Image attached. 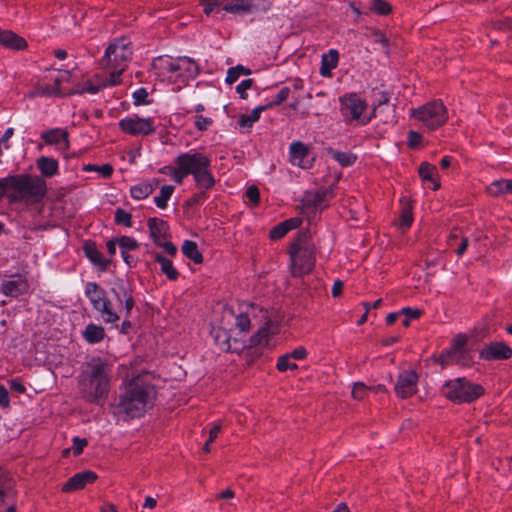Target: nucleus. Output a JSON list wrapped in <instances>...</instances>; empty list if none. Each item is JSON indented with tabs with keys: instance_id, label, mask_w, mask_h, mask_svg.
<instances>
[{
	"instance_id": "1",
	"label": "nucleus",
	"mask_w": 512,
	"mask_h": 512,
	"mask_svg": "<svg viewBox=\"0 0 512 512\" xmlns=\"http://www.w3.org/2000/svg\"><path fill=\"white\" fill-rule=\"evenodd\" d=\"M157 392L147 372L123 381L120 393L111 405L114 416L129 421L142 417L156 401Z\"/></svg>"
},
{
	"instance_id": "2",
	"label": "nucleus",
	"mask_w": 512,
	"mask_h": 512,
	"mask_svg": "<svg viewBox=\"0 0 512 512\" xmlns=\"http://www.w3.org/2000/svg\"><path fill=\"white\" fill-rule=\"evenodd\" d=\"M112 363L102 357H93L88 363V373L80 380L82 397L89 403L102 405L108 397Z\"/></svg>"
},
{
	"instance_id": "3",
	"label": "nucleus",
	"mask_w": 512,
	"mask_h": 512,
	"mask_svg": "<svg viewBox=\"0 0 512 512\" xmlns=\"http://www.w3.org/2000/svg\"><path fill=\"white\" fill-rule=\"evenodd\" d=\"M5 196L10 203L23 202L27 205L41 203L47 194L45 179L36 174H9L4 177Z\"/></svg>"
},
{
	"instance_id": "4",
	"label": "nucleus",
	"mask_w": 512,
	"mask_h": 512,
	"mask_svg": "<svg viewBox=\"0 0 512 512\" xmlns=\"http://www.w3.org/2000/svg\"><path fill=\"white\" fill-rule=\"evenodd\" d=\"M315 251L316 248L311 241L310 233L300 231L289 250L292 276L302 277L313 270L316 262Z\"/></svg>"
},
{
	"instance_id": "5",
	"label": "nucleus",
	"mask_w": 512,
	"mask_h": 512,
	"mask_svg": "<svg viewBox=\"0 0 512 512\" xmlns=\"http://www.w3.org/2000/svg\"><path fill=\"white\" fill-rule=\"evenodd\" d=\"M174 162H179L188 175H192L198 189H212L216 180L212 174L211 159L202 152L179 154Z\"/></svg>"
},
{
	"instance_id": "6",
	"label": "nucleus",
	"mask_w": 512,
	"mask_h": 512,
	"mask_svg": "<svg viewBox=\"0 0 512 512\" xmlns=\"http://www.w3.org/2000/svg\"><path fill=\"white\" fill-rule=\"evenodd\" d=\"M132 55L131 42L126 37L113 40L107 47L102 58V66L111 70L108 85L120 83V76L125 70Z\"/></svg>"
},
{
	"instance_id": "7",
	"label": "nucleus",
	"mask_w": 512,
	"mask_h": 512,
	"mask_svg": "<svg viewBox=\"0 0 512 512\" xmlns=\"http://www.w3.org/2000/svg\"><path fill=\"white\" fill-rule=\"evenodd\" d=\"M441 393L450 401L471 403L484 394V388L469 382L466 378H457L447 381L442 386Z\"/></svg>"
},
{
	"instance_id": "8",
	"label": "nucleus",
	"mask_w": 512,
	"mask_h": 512,
	"mask_svg": "<svg viewBox=\"0 0 512 512\" xmlns=\"http://www.w3.org/2000/svg\"><path fill=\"white\" fill-rule=\"evenodd\" d=\"M411 116L421 121L430 130L443 126L447 119V109L440 100L431 101L417 109H411Z\"/></svg>"
},
{
	"instance_id": "9",
	"label": "nucleus",
	"mask_w": 512,
	"mask_h": 512,
	"mask_svg": "<svg viewBox=\"0 0 512 512\" xmlns=\"http://www.w3.org/2000/svg\"><path fill=\"white\" fill-rule=\"evenodd\" d=\"M339 102L341 114L346 121H360L361 124L365 125L372 119V116H363L368 105L356 93L341 96Z\"/></svg>"
},
{
	"instance_id": "10",
	"label": "nucleus",
	"mask_w": 512,
	"mask_h": 512,
	"mask_svg": "<svg viewBox=\"0 0 512 512\" xmlns=\"http://www.w3.org/2000/svg\"><path fill=\"white\" fill-rule=\"evenodd\" d=\"M120 129L129 135H150L156 131L153 118H141L138 116H130L119 121Z\"/></svg>"
},
{
	"instance_id": "11",
	"label": "nucleus",
	"mask_w": 512,
	"mask_h": 512,
	"mask_svg": "<svg viewBox=\"0 0 512 512\" xmlns=\"http://www.w3.org/2000/svg\"><path fill=\"white\" fill-rule=\"evenodd\" d=\"M27 280L19 275L0 276V292L9 297H18L27 292Z\"/></svg>"
},
{
	"instance_id": "12",
	"label": "nucleus",
	"mask_w": 512,
	"mask_h": 512,
	"mask_svg": "<svg viewBox=\"0 0 512 512\" xmlns=\"http://www.w3.org/2000/svg\"><path fill=\"white\" fill-rule=\"evenodd\" d=\"M418 375L415 371L401 373L395 385L396 394L405 399L414 395L417 391Z\"/></svg>"
},
{
	"instance_id": "13",
	"label": "nucleus",
	"mask_w": 512,
	"mask_h": 512,
	"mask_svg": "<svg viewBox=\"0 0 512 512\" xmlns=\"http://www.w3.org/2000/svg\"><path fill=\"white\" fill-rule=\"evenodd\" d=\"M117 301L124 302L125 317L128 318L135 305L131 285L124 280H117L111 289Z\"/></svg>"
},
{
	"instance_id": "14",
	"label": "nucleus",
	"mask_w": 512,
	"mask_h": 512,
	"mask_svg": "<svg viewBox=\"0 0 512 512\" xmlns=\"http://www.w3.org/2000/svg\"><path fill=\"white\" fill-rule=\"evenodd\" d=\"M512 357V349L503 342H492L480 351L483 360H507Z\"/></svg>"
},
{
	"instance_id": "15",
	"label": "nucleus",
	"mask_w": 512,
	"mask_h": 512,
	"mask_svg": "<svg viewBox=\"0 0 512 512\" xmlns=\"http://www.w3.org/2000/svg\"><path fill=\"white\" fill-rule=\"evenodd\" d=\"M262 0H223V10L233 14H246L256 11Z\"/></svg>"
},
{
	"instance_id": "16",
	"label": "nucleus",
	"mask_w": 512,
	"mask_h": 512,
	"mask_svg": "<svg viewBox=\"0 0 512 512\" xmlns=\"http://www.w3.org/2000/svg\"><path fill=\"white\" fill-rule=\"evenodd\" d=\"M97 475L92 471H83L72 476L63 486L64 492H72L83 489L86 484L93 483Z\"/></svg>"
},
{
	"instance_id": "17",
	"label": "nucleus",
	"mask_w": 512,
	"mask_h": 512,
	"mask_svg": "<svg viewBox=\"0 0 512 512\" xmlns=\"http://www.w3.org/2000/svg\"><path fill=\"white\" fill-rule=\"evenodd\" d=\"M147 224L150 236L157 246L162 244L169 236V225L166 221L159 218H150Z\"/></svg>"
},
{
	"instance_id": "18",
	"label": "nucleus",
	"mask_w": 512,
	"mask_h": 512,
	"mask_svg": "<svg viewBox=\"0 0 512 512\" xmlns=\"http://www.w3.org/2000/svg\"><path fill=\"white\" fill-rule=\"evenodd\" d=\"M177 58L173 59L169 56H160L153 60L152 67L159 77L168 78L172 74L177 73Z\"/></svg>"
},
{
	"instance_id": "19",
	"label": "nucleus",
	"mask_w": 512,
	"mask_h": 512,
	"mask_svg": "<svg viewBox=\"0 0 512 512\" xmlns=\"http://www.w3.org/2000/svg\"><path fill=\"white\" fill-rule=\"evenodd\" d=\"M177 75L185 79L195 78L199 74V66L189 57L177 58Z\"/></svg>"
},
{
	"instance_id": "20",
	"label": "nucleus",
	"mask_w": 512,
	"mask_h": 512,
	"mask_svg": "<svg viewBox=\"0 0 512 512\" xmlns=\"http://www.w3.org/2000/svg\"><path fill=\"white\" fill-rule=\"evenodd\" d=\"M0 44L14 50H23L27 46V42L24 38L18 36L11 30L2 29H0Z\"/></svg>"
},
{
	"instance_id": "21",
	"label": "nucleus",
	"mask_w": 512,
	"mask_h": 512,
	"mask_svg": "<svg viewBox=\"0 0 512 512\" xmlns=\"http://www.w3.org/2000/svg\"><path fill=\"white\" fill-rule=\"evenodd\" d=\"M36 165L43 179L44 177L51 178L58 174L59 165L58 161L54 158L41 156L36 160Z\"/></svg>"
},
{
	"instance_id": "22",
	"label": "nucleus",
	"mask_w": 512,
	"mask_h": 512,
	"mask_svg": "<svg viewBox=\"0 0 512 512\" xmlns=\"http://www.w3.org/2000/svg\"><path fill=\"white\" fill-rule=\"evenodd\" d=\"M339 60V53L335 49L329 50L328 53H325L321 57V67L320 74L323 77H331L332 70L337 67Z\"/></svg>"
},
{
	"instance_id": "23",
	"label": "nucleus",
	"mask_w": 512,
	"mask_h": 512,
	"mask_svg": "<svg viewBox=\"0 0 512 512\" xmlns=\"http://www.w3.org/2000/svg\"><path fill=\"white\" fill-rule=\"evenodd\" d=\"M308 154L309 150L304 143L296 141L290 145V162L293 165L305 168L304 160Z\"/></svg>"
},
{
	"instance_id": "24",
	"label": "nucleus",
	"mask_w": 512,
	"mask_h": 512,
	"mask_svg": "<svg viewBox=\"0 0 512 512\" xmlns=\"http://www.w3.org/2000/svg\"><path fill=\"white\" fill-rule=\"evenodd\" d=\"M84 252L87 258L94 264L105 271L110 263L109 260H105L103 254L97 249L95 243L87 242L84 245Z\"/></svg>"
},
{
	"instance_id": "25",
	"label": "nucleus",
	"mask_w": 512,
	"mask_h": 512,
	"mask_svg": "<svg viewBox=\"0 0 512 512\" xmlns=\"http://www.w3.org/2000/svg\"><path fill=\"white\" fill-rule=\"evenodd\" d=\"M331 195L332 191L326 188L320 189L315 193H309L305 197V205L315 210H322L325 207L324 202Z\"/></svg>"
},
{
	"instance_id": "26",
	"label": "nucleus",
	"mask_w": 512,
	"mask_h": 512,
	"mask_svg": "<svg viewBox=\"0 0 512 512\" xmlns=\"http://www.w3.org/2000/svg\"><path fill=\"white\" fill-rule=\"evenodd\" d=\"M467 338L463 335H458L453 341V351H448L439 357V363L442 367L450 364L454 361L458 353H461L463 348L466 346Z\"/></svg>"
},
{
	"instance_id": "27",
	"label": "nucleus",
	"mask_w": 512,
	"mask_h": 512,
	"mask_svg": "<svg viewBox=\"0 0 512 512\" xmlns=\"http://www.w3.org/2000/svg\"><path fill=\"white\" fill-rule=\"evenodd\" d=\"M85 295L91 302L93 308L108 298L107 293L96 282H87Z\"/></svg>"
},
{
	"instance_id": "28",
	"label": "nucleus",
	"mask_w": 512,
	"mask_h": 512,
	"mask_svg": "<svg viewBox=\"0 0 512 512\" xmlns=\"http://www.w3.org/2000/svg\"><path fill=\"white\" fill-rule=\"evenodd\" d=\"M94 309L100 314L105 323H116L120 319V316L114 311L109 298L95 306Z\"/></svg>"
},
{
	"instance_id": "29",
	"label": "nucleus",
	"mask_w": 512,
	"mask_h": 512,
	"mask_svg": "<svg viewBox=\"0 0 512 512\" xmlns=\"http://www.w3.org/2000/svg\"><path fill=\"white\" fill-rule=\"evenodd\" d=\"M108 79L109 76H105L104 78L97 76L94 81H89L85 83L81 88H78L71 92L72 94H83V93H90V94H96L99 92L102 88L109 87L108 85Z\"/></svg>"
},
{
	"instance_id": "30",
	"label": "nucleus",
	"mask_w": 512,
	"mask_h": 512,
	"mask_svg": "<svg viewBox=\"0 0 512 512\" xmlns=\"http://www.w3.org/2000/svg\"><path fill=\"white\" fill-rule=\"evenodd\" d=\"M158 184L159 181L156 179L152 182L140 183L131 187L130 194L134 199H145L158 187Z\"/></svg>"
},
{
	"instance_id": "31",
	"label": "nucleus",
	"mask_w": 512,
	"mask_h": 512,
	"mask_svg": "<svg viewBox=\"0 0 512 512\" xmlns=\"http://www.w3.org/2000/svg\"><path fill=\"white\" fill-rule=\"evenodd\" d=\"M84 339L91 344L101 342L105 337V330L102 326L90 323L83 331Z\"/></svg>"
},
{
	"instance_id": "32",
	"label": "nucleus",
	"mask_w": 512,
	"mask_h": 512,
	"mask_svg": "<svg viewBox=\"0 0 512 512\" xmlns=\"http://www.w3.org/2000/svg\"><path fill=\"white\" fill-rule=\"evenodd\" d=\"M487 192L493 197L501 194H512V180L501 179L493 181L488 187Z\"/></svg>"
},
{
	"instance_id": "33",
	"label": "nucleus",
	"mask_w": 512,
	"mask_h": 512,
	"mask_svg": "<svg viewBox=\"0 0 512 512\" xmlns=\"http://www.w3.org/2000/svg\"><path fill=\"white\" fill-rule=\"evenodd\" d=\"M154 259L161 265V272L165 274L169 280H177L179 273L174 268L171 260L164 257L160 253H156Z\"/></svg>"
},
{
	"instance_id": "34",
	"label": "nucleus",
	"mask_w": 512,
	"mask_h": 512,
	"mask_svg": "<svg viewBox=\"0 0 512 512\" xmlns=\"http://www.w3.org/2000/svg\"><path fill=\"white\" fill-rule=\"evenodd\" d=\"M183 254L192 260L196 264H200L203 262V256L198 249V245L196 242L191 240H185L182 248Z\"/></svg>"
},
{
	"instance_id": "35",
	"label": "nucleus",
	"mask_w": 512,
	"mask_h": 512,
	"mask_svg": "<svg viewBox=\"0 0 512 512\" xmlns=\"http://www.w3.org/2000/svg\"><path fill=\"white\" fill-rule=\"evenodd\" d=\"M267 109L268 106H258L255 109H253L249 115H239L238 124L244 128H251L253 124L259 120L261 113Z\"/></svg>"
},
{
	"instance_id": "36",
	"label": "nucleus",
	"mask_w": 512,
	"mask_h": 512,
	"mask_svg": "<svg viewBox=\"0 0 512 512\" xmlns=\"http://www.w3.org/2000/svg\"><path fill=\"white\" fill-rule=\"evenodd\" d=\"M419 175L423 180L430 181L433 183V189L437 190L440 187V184L436 181L435 176L437 175L436 166L424 162L419 167Z\"/></svg>"
},
{
	"instance_id": "37",
	"label": "nucleus",
	"mask_w": 512,
	"mask_h": 512,
	"mask_svg": "<svg viewBox=\"0 0 512 512\" xmlns=\"http://www.w3.org/2000/svg\"><path fill=\"white\" fill-rule=\"evenodd\" d=\"M67 137V132L60 129H52L42 133L41 135V138L46 142V144H58L62 141L67 143Z\"/></svg>"
},
{
	"instance_id": "38",
	"label": "nucleus",
	"mask_w": 512,
	"mask_h": 512,
	"mask_svg": "<svg viewBox=\"0 0 512 512\" xmlns=\"http://www.w3.org/2000/svg\"><path fill=\"white\" fill-rule=\"evenodd\" d=\"M328 154L342 166L347 167L355 163L357 157L350 152H340L332 148L328 149Z\"/></svg>"
},
{
	"instance_id": "39",
	"label": "nucleus",
	"mask_w": 512,
	"mask_h": 512,
	"mask_svg": "<svg viewBox=\"0 0 512 512\" xmlns=\"http://www.w3.org/2000/svg\"><path fill=\"white\" fill-rule=\"evenodd\" d=\"M212 336L216 345L223 351H230V338L227 331L217 328L212 330Z\"/></svg>"
},
{
	"instance_id": "40",
	"label": "nucleus",
	"mask_w": 512,
	"mask_h": 512,
	"mask_svg": "<svg viewBox=\"0 0 512 512\" xmlns=\"http://www.w3.org/2000/svg\"><path fill=\"white\" fill-rule=\"evenodd\" d=\"M174 186L165 185L161 188L160 194L154 198L155 204L160 209H165L167 207V201L171 197L174 192Z\"/></svg>"
},
{
	"instance_id": "41",
	"label": "nucleus",
	"mask_w": 512,
	"mask_h": 512,
	"mask_svg": "<svg viewBox=\"0 0 512 512\" xmlns=\"http://www.w3.org/2000/svg\"><path fill=\"white\" fill-rule=\"evenodd\" d=\"M174 167H165V169H169L170 175L172 179L178 183L181 184L183 180L188 176L187 172L183 169L182 165L179 162H174ZM164 168L160 171L163 172Z\"/></svg>"
},
{
	"instance_id": "42",
	"label": "nucleus",
	"mask_w": 512,
	"mask_h": 512,
	"mask_svg": "<svg viewBox=\"0 0 512 512\" xmlns=\"http://www.w3.org/2000/svg\"><path fill=\"white\" fill-rule=\"evenodd\" d=\"M251 73L250 69L243 67L242 65H238L236 67H231L227 71L226 82L228 84H232L238 80L241 74L249 75Z\"/></svg>"
},
{
	"instance_id": "43",
	"label": "nucleus",
	"mask_w": 512,
	"mask_h": 512,
	"mask_svg": "<svg viewBox=\"0 0 512 512\" xmlns=\"http://www.w3.org/2000/svg\"><path fill=\"white\" fill-rule=\"evenodd\" d=\"M203 11L207 16H210L214 12L223 10V0H201Z\"/></svg>"
},
{
	"instance_id": "44",
	"label": "nucleus",
	"mask_w": 512,
	"mask_h": 512,
	"mask_svg": "<svg viewBox=\"0 0 512 512\" xmlns=\"http://www.w3.org/2000/svg\"><path fill=\"white\" fill-rule=\"evenodd\" d=\"M370 9L379 15H388L392 11L391 5L385 0H373Z\"/></svg>"
},
{
	"instance_id": "45",
	"label": "nucleus",
	"mask_w": 512,
	"mask_h": 512,
	"mask_svg": "<svg viewBox=\"0 0 512 512\" xmlns=\"http://www.w3.org/2000/svg\"><path fill=\"white\" fill-rule=\"evenodd\" d=\"M11 488V480L8 473L0 468V503H4L6 492Z\"/></svg>"
},
{
	"instance_id": "46",
	"label": "nucleus",
	"mask_w": 512,
	"mask_h": 512,
	"mask_svg": "<svg viewBox=\"0 0 512 512\" xmlns=\"http://www.w3.org/2000/svg\"><path fill=\"white\" fill-rule=\"evenodd\" d=\"M115 223L117 225L131 227L132 226V216L130 213L126 212L125 210L118 208L115 211Z\"/></svg>"
},
{
	"instance_id": "47",
	"label": "nucleus",
	"mask_w": 512,
	"mask_h": 512,
	"mask_svg": "<svg viewBox=\"0 0 512 512\" xmlns=\"http://www.w3.org/2000/svg\"><path fill=\"white\" fill-rule=\"evenodd\" d=\"M413 222L412 208L410 206H406L403 208L400 215V228L402 231L407 230Z\"/></svg>"
},
{
	"instance_id": "48",
	"label": "nucleus",
	"mask_w": 512,
	"mask_h": 512,
	"mask_svg": "<svg viewBox=\"0 0 512 512\" xmlns=\"http://www.w3.org/2000/svg\"><path fill=\"white\" fill-rule=\"evenodd\" d=\"M117 243L121 249V252L135 250L138 248V243L134 238L128 236H122L117 239Z\"/></svg>"
},
{
	"instance_id": "49",
	"label": "nucleus",
	"mask_w": 512,
	"mask_h": 512,
	"mask_svg": "<svg viewBox=\"0 0 512 512\" xmlns=\"http://www.w3.org/2000/svg\"><path fill=\"white\" fill-rule=\"evenodd\" d=\"M290 355L285 354L278 358L277 368L279 371L284 372L287 370H295L298 368L297 364L290 361Z\"/></svg>"
},
{
	"instance_id": "50",
	"label": "nucleus",
	"mask_w": 512,
	"mask_h": 512,
	"mask_svg": "<svg viewBox=\"0 0 512 512\" xmlns=\"http://www.w3.org/2000/svg\"><path fill=\"white\" fill-rule=\"evenodd\" d=\"M288 232L289 227H286V224L281 222L271 229L269 236L272 240H279L283 238Z\"/></svg>"
},
{
	"instance_id": "51",
	"label": "nucleus",
	"mask_w": 512,
	"mask_h": 512,
	"mask_svg": "<svg viewBox=\"0 0 512 512\" xmlns=\"http://www.w3.org/2000/svg\"><path fill=\"white\" fill-rule=\"evenodd\" d=\"M369 391V387L362 382L354 384L352 389V397L356 400H363Z\"/></svg>"
},
{
	"instance_id": "52",
	"label": "nucleus",
	"mask_w": 512,
	"mask_h": 512,
	"mask_svg": "<svg viewBox=\"0 0 512 512\" xmlns=\"http://www.w3.org/2000/svg\"><path fill=\"white\" fill-rule=\"evenodd\" d=\"M235 325L241 332H247L250 329V319L247 314L240 313L235 318Z\"/></svg>"
},
{
	"instance_id": "53",
	"label": "nucleus",
	"mask_w": 512,
	"mask_h": 512,
	"mask_svg": "<svg viewBox=\"0 0 512 512\" xmlns=\"http://www.w3.org/2000/svg\"><path fill=\"white\" fill-rule=\"evenodd\" d=\"M289 94H290V88L289 87H283L279 91V93L276 95L275 99L272 100L270 103L266 104L265 106H268V109H269V108H272V107H274L276 105H279V104L284 102L289 97Z\"/></svg>"
},
{
	"instance_id": "54",
	"label": "nucleus",
	"mask_w": 512,
	"mask_h": 512,
	"mask_svg": "<svg viewBox=\"0 0 512 512\" xmlns=\"http://www.w3.org/2000/svg\"><path fill=\"white\" fill-rule=\"evenodd\" d=\"M213 120L209 117H204L202 115L195 116V127L200 131H205L207 128L212 125Z\"/></svg>"
},
{
	"instance_id": "55",
	"label": "nucleus",
	"mask_w": 512,
	"mask_h": 512,
	"mask_svg": "<svg viewBox=\"0 0 512 512\" xmlns=\"http://www.w3.org/2000/svg\"><path fill=\"white\" fill-rule=\"evenodd\" d=\"M246 197L249 199V201L254 205H258L260 201V192L259 189L256 186H250L246 190Z\"/></svg>"
},
{
	"instance_id": "56",
	"label": "nucleus",
	"mask_w": 512,
	"mask_h": 512,
	"mask_svg": "<svg viewBox=\"0 0 512 512\" xmlns=\"http://www.w3.org/2000/svg\"><path fill=\"white\" fill-rule=\"evenodd\" d=\"M148 92L145 88H140L137 91L134 92L133 98H134V104L135 105H142V104H148L147 101Z\"/></svg>"
},
{
	"instance_id": "57",
	"label": "nucleus",
	"mask_w": 512,
	"mask_h": 512,
	"mask_svg": "<svg viewBox=\"0 0 512 512\" xmlns=\"http://www.w3.org/2000/svg\"><path fill=\"white\" fill-rule=\"evenodd\" d=\"M88 441L85 438L74 437L73 438V454L75 456L80 455L83 452L85 446H87Z\"/></svg>"
},
{
	"instance_id": "58",
	"label": "nucleus",
	"mask_w": 512,
	"mask_h": 512,
	"mask_svg": "<svg viewBox=\"0 0 512 512\" xmlns=\"http://www.w3.org/2000/svg\"><path fill=\"white\" fill-rule=\"evenodd\" d=\"M200 191L198 193H195L192 195V197L187 201V204L197 205L200 204L206 197H207V191L210 189H199Z\"/></svg>"
},
{
	"instance_id": "59",
	"label": "nucleus",
	"mask_w": 512,
	"mask_h": 512,
	"mask_svg": "<svg viewBox=\"0 0 512 512\" xmlns=\"http://www.w3.org/2000/svg\"><path fill=\"white\" fill-rule=\"evenodd\" d=\"M253 84V80L252 79H246V80H243L237 87H236V91L237 93L240 94V97L242 99H246L247 98V93L246 91L248 89L251 88Z\"/></svg>"
},
{
	"instance_id": "60",
	"label": "nucleus",
	"mask_w": 512,
	"mask_h": 512,
	"mask_svg": "<svg viewBox=\"0 0 512 512\" xmlns=\"http://www.w3.org/2000/svg\"><path fill=\"white\" fill-rule=\"evenodd\" d=\"M13 134H14V129L13 128H8L4 132V134L0 138V148H2V146H4L5 149H9L10 148V145L8 144V141L13 136Z\"/></svg>"
},
{
	"instance_id": "61",
	"label": "nucleus",
	"mask_w": 512,
	"mask_h": 512,
	"mask_svg": "<svg viewBox=\"0 0 512 512\" xmlns=\"http://www.w3.org/2000/svg\"><path fill=\"white\" fill-rule=\"evenodd\" d=\"M113 170L114 169L112 165L104 164L102 166H98L97 172H99L104 179H109L113 174Z\"/></svg>"
},
{
	"instance_id": "62",
	"label": "nucleus",
	"mask_w": 512,
	"mask_h": 512,
	"mask_svg": "<svg viewBox=\"0 0 512 512\" xmlns=\"http://www.w3.org/2000/svg\"><path fill=\"white\" fill-rule=\"evenodd\" d=\"M10 389L12 391H15L19 394H23L26 391L25 386L22 384V382L18 379H12L10 382Z\"/></svg>"
},
{
	"instance_id": "63",
	"label": "nucleus",
	"mask_w": 512,
	"mask_h": 512,
	"mask_svg": "<svg viewBox=\"0 0 512 512\" xmlns=\"http://www.w3.org/2000/svg\"><path fill=\"white\" fill-rule=\"evenodd\" d=\"M401 314L405 315L406 318L411 320L419 318L422 313L419 309H412L407 307L402 309Z\"/></svg>"
},
{
	"instance_id": "64",
	"label": "nucleus",
	"mask_w": 512,
	"mask_h": 512,
	"mask_svg": "<svg viewBox=\"0 0 512 512\" xmlns=\"http://www.w3.org/2000/svg\"><path fill=\"white\" fill-rule=\"evenodd\" d=\"M288 355H290V358L302 360L307 356V351L304 347H297L291 353H288Z\"/></svg>"
}]
</instances>
